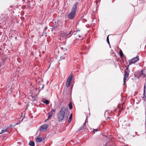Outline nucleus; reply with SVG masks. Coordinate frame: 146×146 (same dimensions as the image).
<instances>
[{
  "label": "nucleus",
  "mask_w": 146,
  "mask_h": 146,
  "mask_svg": "<svg viewBox=\"0 0 146 146\" xmlns=\"http://www.w3.org/2000/svg\"><path fill=\"white\" fill-rule=\"evenodd\" d=\"M68 108H66L64 107H62L58 114V121H61L62 120L65 116L67 119L68 115Z\"/></svg>",
  "instance_id": "1"
},
{
  "label": "nucleus",
  "mask_w": 146,
  "mask_h": 146,
  "mask_svg": "<svg viewBox=\"0 0 146 146\" xmlns=\"http://www.w3.org/2000/svg\"><path fill=\"white\" fill-rule=\"evenodd\" d=\"M78 5V3L76 2L73 5L71 11L68 15V17L69 19H72L74 17Z\"/></svg>",
  "instance_id": "2"
},
{
  "label": "nucleus",
  "mask_w": 146,
  "mask_h": 146,
  "mask_svg": "<svg viewBox=\"0 0 146 146\" xmlns=\"http://www.w3.org/2000/svg\"><path fill=\"white\" fill-rule=\"evenodd\" d=\"M139 60L138 55L136 57H133L129 60V65H131L133 63H135Z\"/></svg>",
  "instance_id": "3"
},
{
  "label": "nucleus",
  "mask_w": 146,
  "mask_h": 146,
  "mask_svg": "<svg viewBox=\"0 0 146 146\" xmlns=\"http://www.w3.org/2000/svg\"><path fill=\"white\" fill-rule=\"evenodd\" d=\"M129 71H127V70H124V77L123 78V82L124 84L126 82V80L129 76Z\"/></svg>",
  "instance_id": "4"
},
{
  "label": "nucleus",
  "mask_w": 146,
  "mask_h": 146,
  "mask_svg": "<svg viewBox=\"0 0 146 146\" xmlns=\"http://www.w3.org/2000/svg\"><path fill=\"white\" fill-rule=\"evenodd\" d=\"M48 127V125H42L40 128V130L41 131H46Z\"/></svg>",
  "instance_id": "5"
},
{
  "label": "nucleus",
  "mask_w": 146,
  "mask_h": 146,
  "mask_svg": "<svg viewBox=\"0 0 146 146\" xmlns=\"http://www.w3.org/2000/svg\"><path fill=\"white\" fill-rule=\"evenodd\" d=\"M144 96L143 97V100L145 101L146 102V84H145L144 87Z\"/></svg>",
  "instance_id": "6"
},
{
  "label": "nucleus",
  "mask_w": 146,
  "mask_h": 146,
  "mask_svg": "<svg viewBox=\"0 0 146 146\" xmlns=\"http://www.w3.org/2000/svg\"><path fill=\"white\" fill-rule=\"evenodd\" d=\"M87 118H86V120H85V122L84 123L83 126H81L80 128L79 129V131H80L86 128L85 125L87 122Z\"/></svg>",
  "instance_id": "7"
},
{
  "label": "nucleus",
  "mask_w": 146,
  "mask_h": 146,
  "mask_svg": "<svg viewBox=\"0 0 146 146\" xmlns=\"http://www.w3.org/2000/svg\"><path fill=\"white\" fill-rule=\"evenodd\" d=\"M36 140L37 142H40L42 141L43 139L38 136L36 138Z\"/></svg>",
  "instance_id": "8"
},
{
  "label": "nucleus",
  "mask_w": 146,
  "mask_h": 146,
  "mask_svg": "<svg viewBox=\"0 0 146 146\" xmlns=\"http://www.w3.org/2000/svg\"><path fill=\"white\" fill-rule=\"evenodd\" d=\"M139 76H142L143 78L145 77L146 75L143 74V70H141V72L139 73Z\"/></svg>",
  "instance_id": "9"
},
{
  "label": "nucleus",
  "mask_w": 146,
  "mask_h": 146,
  "mask_svg": "<svg viewBox=\"0 0 146 146\" xmlns=\"http://www.w3.org/2000/svg\"><path fill=\"white\" fill-rule=\"evenodd\" d=\"M72 78V76L71 74H70L68 78L67 81L69 82H71Z\"/></svg>",
  "instance_id": "10"
},
{
  "label": "nucleus",
  "mask_w": 146,
  "mask_h": 146,
  "mask_svg": "<svg viewBox=\"0 0 146 146\" xmlns=\"http://www.w3.org/2000/svg\"><path fill=\"white\" fill-rule=\"evenodd\" d=\"M72 113L71 114V115H70V116L69 118V119H68V122L69 123H70V122L71 121V120H72Z\"/></svg>",
  "instance_id": "11"
},
{
  "label": "nucleus",
  "mask_w": 146,
  "mask_h": 146,
  "mask_svg": "<svg viewBox=\"0 0 146 146\" xmlns=\"http://www.w3.org/2000/svg\"><path fill=\"white\" fill-rule=\"evenodd\" d=\"M29 145L31 146H34L35 145V143L33 141H30Z\"/></svg>",
  "instance_id": "12"
},
{
  "label": "nucleus",
  "mask_w": 146,
  "mask_h": 146,
  "mask_svg": "<svg viewBox=\"0 0 146 146\" xmlns=\"http://www.w3.org/2000/svg\"><path fill=\"white\" fill-rule=\"evenodd\" d=\"M71 82L68 81H67L66 86L67 87H69L70 85Z\"/></svg>",
  "instance_id": "13"
},
{
  "label": "nucleus",
  "mask_w": 146,
  "mask_h": 146,
  "mask_svg": "<svg viewBox=\"0 0 146 146\" xmlns=\"http://www.w3.org/2000/svg\"><path fill=\"white\" fill-rule=\"evenodd\" d=\"M71 31H70L68 33H65L64 36L66 37H69V36H68V35L71 34Z\"/></svg>",
  "instance_id": "14"
},
{
  "label": "nucleus",
  "mask_w": 146,
  "mask_h": 146,
  "mask_svg": "<svg viewBox=\"0 0 146 146\" xmlns=\"http://www.w3.org/2000/svg\"><path fill=\"white\" fill-rule=\"evenodd\" d=\"M4 129H3L1 130V132H0V134H2L3 133H5L6 132V130H7V129H5V128H4Z\"/></svg>",
  "instance_id": "15"
},
{
  "label": "nucleus",
  "mask_w": 146,
  "mask_h": 146,
  "mask_svg": "<svg viewBox=\"0 0 146 146\" xmlns=\"http://www.w3.org/2000/svg\"><path fill=\"white\" fill-rule=\"evenodd\" d=\"M48 119L46 120H48L52 116V115H53L50 112L48 113Z\"/></svg>",
  "instance_id": "16"
},
{
  "label": "nucleus",
  "mask_w": 146,
  "mask_h": 146,
  "mask_svg": "<svg viewBox=\"0 0 146 146\" xmlns=\"http://www.w3.org/2000/svg\"><path fill=\"white\" fill-rule=\"evenodd\" d=\"M42 102L46 104H48L49 103V101L47 100H45Z\"/></svg>",
  "instance_id": "17"
},
{
  "label": "nucleus",
  "mask_w": 146,
  "mask_h": 146,
  "mask_svg": "<svg viewBox=\"0 0 146 146\" xmlns=\"http://www.w3.org/2000/svg\"><path fill=\"white\" fill-rule=\"evenodd\" d=\"M55 110L54 109H52V110L50 112L52 114H55Z\"/></svg>",
  "instance_id": "18"
},
{
  "label": "nucleus",
  "mask_w": 146,
  "mask_h": 146,
  "mask_svg": "<svg viewBox=\"0 0 146 146\" xmlns=\"http://www.w3.org/2000/svg\"><path fill=\"white\" fill-rule=\"evenodd\" d=\"M119 54L120 56L121 57H122L123 56V54L122 51H121L119 52Z\"/></svg>",
  "instance_id": "19"
},
{
  "label": "nucleus",
  "mask_w": 146,
  "mask_h": 146,
  "mask_svg": "<svg viewBox=\"0 0 146 146\" xmlns=\"http://www.w3.org/2000/svg\"><path fill=\"white\" fill-rule=\"evenodd\" d=\"M69 106L70 109L72 108V106L71 103H69Z\"/></svg>",
  "instance_id": "20"
},
{
  "label": "nucleus",
  "mask_w": 146,
  "mask_h": 146,
  "mask_svg": "<svg viewBox=\"0 0 146 146\" xmlns=\"http://www.w3.org/2000/svg\"><path fill=\"white\" fill-rule=\"evenodd\" d=\"M108 36H108L107 38V43H108V44H109L110 45V42H109V39Z\"/></svg>",
  "instance_id": "21"
},
{
  "label": "nucleus",
  "mask_w": 146,
  "mask_h": 146,
  "mask_svg": "<svg viewBox=\"0 0 146 146\" xmlns=\"http://www.w3.org/2000/svg\"><path fill=\"white\" fill-rule=\"evenodd\" d=\"M130 65H129H129L127 66V67L126 70H127V71H129V66Z\"/></svg>",
  "instance_id": "22"
},
{
  "label": "nucleus",
  "mask_w": 146,
  "mask_h": 146,
  "mask_svg": "<svg viewBox=\"0 0 146 146\" xmlns=\"http://www.w3.org/2000/svg\"><path fill=\"white\" fill-rule=\"evenodd\" d=\"M98 131V129H93V131L94 132H95V131Z\"/></svg>",
  "instance_id": "23"
},
{
  "label": "nucleus",
  "mask_w": 146,
  "mask_h": 146,
  "mask_svg": "<svg viewBox=\"0 0 146 146\" xmlns=\"http://www.w3.org/2000/svg\"><path fill=\"white\" fill-rule=\"evenodd\" d=\"M73 34H74V35H75L76 34V32H73Z\"/></svg>",
  "instance_id": "24"
},
{
  "label": "nucleus",
  "mask_w": 146,
  "mask_h": 146,
  "mask_svg": "<svg viewBox=\"0 0 146 146\" xmlns=\"http://www.w3.org/2000/svg\"><path fill=\"white\" fill-rule=\"evenodd\" d=\"M2 32H0V36L2 35Z\"/></svg>",
  "instance_id": "25"
},
{
  "label": "nucleus",
  "mask_w": 146,
  "mask_h": 146,
  "mask_svg": "<svg viewBox=\"0 0 146 146\" xmlns=\"http://www.w3.org/2000/svg\"><path fill=\"white\" fill-rule=\"evenodd\" d=\"M79 37H81V36H80V35H79Z\"/></svg>",
  "instance_id": "26"
},
{
  "label": "nucleus",
  "mask_w": 146,
  "mask_h": 146,
  "mask_svg": "<svg viewBox=\"0 0 146 146\" xmlns=\"http://www.w3.org/2000/svg\"><path fill=\"white\" fill-rule=\"evenodd\" d=\"M79 31V30H77L76 31Z\"/></svg>",
  "instance_id": "27"
},
{
  "label": "nucleus",
  "mask_w": 146,
  "mask_h": 146,
  "mask_svg": "<svg viewBox=\"0 0 146 146\" xmlns=\"http://www.w3.org/2000/svg\"><path fill=\"white\" fill-rule=\"evenodd\" d=\"M23 118L22 119H21V121H22L23 120Z\"/></svg>",
  "instance_id": "28"
}]
</instances>
